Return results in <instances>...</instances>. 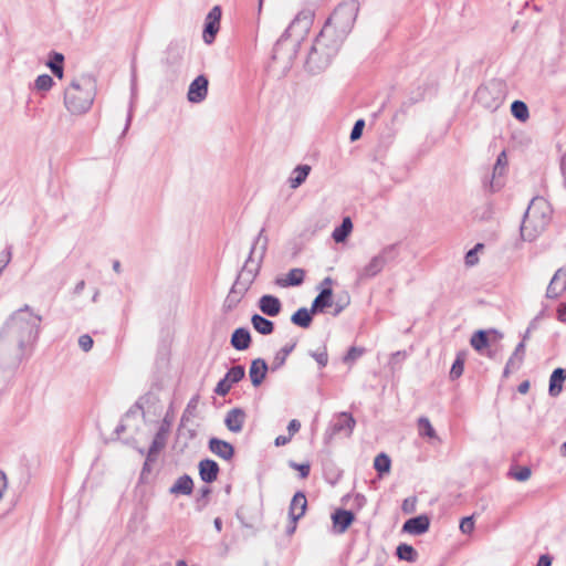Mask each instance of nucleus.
I'll list each match as a JSON object with an SVG mask.
<instances>
[{"label": "nucleus", "mask_w": 566, "mask_h": 566, "mask_svg": "<svg viewBox=\"0 0 566 566\" xmlns=\"http://www.w3.org/2000/svg\"><path fill=\"white\" fill-rule=\"evenodd\" d=\"M42 317L29 305L17 310L0 329V369H14L22 361L27 348L39 336Z\"/></svg>", "instance_id": "f257e3e1"}, {"label": "nucleus", "mask_w": 566, "mask_h": 566, "mask_svg": "<svg viewBox=\"0 0 566 566\" xmlns=\"http://www.w3.org/2000/svg\"><path fill=\"white\" fill-rule=\"evenodd\" d=\"M268 243L269 239L266 235H264V229H261L253 241L244 265L242 266L240 273L237 276V280L231 286V289L235 290L237 294L242 297L248 292L251 284L254 282L256 275L259 274L261 264L268 250Z\"/></svg>", "instance_id": "f03ea898"}, {"label": "nucleus", "mask_w": 566, "mask_h": 566, "mask_svg": "<svg viewBox=\"0 0 566 566\" xmlns=\"http://www.w3.org/2000/svg\"><path fill=\"white\" fill-rule=\"evenodd\" d=\"M96 96V81L88 75L73 80L64 91V106L72 115L87 113Z\"/></svg>", "instance_id": "7ed1b4c3"}, {"label": "nucleus", "mask_w": 566, "mask_h": 566, "mask_svg": "<svg viewBox=\"0 0 566 566\" xmlns=\"http://www.w3.org/2000/svg\"><path fill=\"white\" fill-rule=\"evenodd\" d=\"M328 29L321 30L311 46L305 61L308 73L318 74L326 70L342 45L339 40L328 38Z\"/></svg>", "instance_id": "20e7f679"}, {"label": "nucleus", "mask_w": 566, "mask_h": 566, "mask_svg": "<svg viewBox=\"0 0 566 566\" xmlns=\"http://www.w3.org/2000/svg\"><path fill=\"white\" fill-rule=\"evenodd\" d=\"M358 11L359 2L357 0L343 1L334 9L322 30L328 29L327 36L339 40V44H342L353 29Z\"/></svg>", "instance_id": "39448f33"}, {"label": "nucleus", "mask_w": 566, "mask_h": 566, "mask_svg": "<svg viewBox=\"0 0 566 566\" xmlns=\"http://www.w3.org/2000/svg\"><path fill=\"white\" fill-rule=\"evenodd\" d=\"M549 205L543 198H534L528 205L521 227V237L524 241H534L549 223Z\"/></svg>", "instance_id": "423d86ee"}, {"label": "nucleus", "mask_w": 566, "mask_h": 566, "mask_svg": "<svg viewBox=\"0 0 566 566\" xmlns=\"http://www.w3.org/2000/svg\"><path fill=\"white\" fill-rule=\"evenodd\" d=\"M475 99L488 109L495 111L504 101V91L501 82L491 81L481 85L475 92Z\"/></svg>", "instance_id": "0eeeda50"}, {"label": "nucleus", "mask_w": 566, "mask_h": 566, "mask_svg": "<svg viewBox=\"0 0 566 566\" xmlns=\"http://www.w3.org/2000/svg\"><path fill=\"white\" fill-rule=\"evenodd\" d=\"M355 426L356 420L350 413L345 411L337 413L334 420L331 422L329 427L325 431V443H329L333 440L334 436L342 432H344L346 437H350Z\"/></svg>", "instance_id": "6e6552de"}, {"label": "nucleus", "mask_w": 566, "mask_h": 566, "mask_svg": "<svg viewBox=\"0 0 566 566\" xmlns=\"http://www.w3.org/2000/svg\"><path fill=\"white\" fill-rule=\"evenodd\" d=\"M221 14V8L214 6L206 17L202 38L207 44H211L216 39L220 28Z\"/></svg>", "instance_id": "1a4fd4ad"}, {"label": "nucleus", "mask_w": 566, "mask_h": 566, "mask_svg": "<svg viewBox=\"0 0 566 566\" xmlns=\"http://www.w3.org/2000/svg\"><path fill=\"white\" fill-rule=\"evenodd\" d=\"M209 80L206 75H198L189 85L187 98L190 103H201L208 95Z\"/></svg>", "instance_id": "9d476101"}, {"label": "nucleus", "mask_w": 566, "mask_h": 566, "mask_svg": "<svg viewBox=\"0 0 566 566\" xmlns=\"http://www.w3.org/2000/svg\"><path fill=\"white\" fill-rule=\"evenodd\" d=\"M355 521V514L345 509H337L332 514L333 528L336 534L345 533Z\"/></svg>", "instance_id": "9b49d317"}, {"label": "nucleus", "mask_w": 566, "mask_h": 566, "mask_svg": "<svg viewBox=\"0 0 566 566\" xmlns=\"http://www.w3.org/2000/svg\"><path fill=\"white\" fill-rule=\"evenodd\" d=\"M208 448L222 460L230 461L234 457V447L226 440L212 437L208 441Z\"/></svg>", "instance_id": "f8f14e48"}, {"label": "nucleus", "mask_w": 566, "mask_h": 566, "mask_svg": "<svg viewBox=\"0 0 566 566\" xmlns=\"http://www.w3.org/2000/svg\"><path fill=\"white\" fill-rule=\"evenodd\" d=\"M247 419V412L242 408L230 409L224 418L227 429L233 433H239L243 429Z\"/></svg>", "instance_id": "ddd939ff"}, {"label": "nucleus", "mask_w": 566, "mask_h": 566, "mask_svg": "<svg viewBox=\"0 0 566 566\" xmlns=\"http://www.w3.org/2000/svg\"><path fill=\"white\" fill-rule=\"evenodd\" d=\"M258 307L264 315L275 317L282 311V302L277 296L264 294L259 298Z\"/></svg>", "instance_id": "4468645a"}, {"label": "nucleus", "mask_w": 566, "mask_h": 566, "mask_svg": "<svg viewBox=\"0 0 566 566\" xmlns=\"http://www.w3.org/2000/svg\"><path fill=\"white\" fill-rule=\"evenodd\" d=\"M307 509V500L303 491H297L290 503L289 516L292 523H296Z\"/></svg>", "instance_id": "2eb2a0df"}, {"label": "nucleus", "mask_w": 566, "mask_h": 566, "mask_svg": "<svg viewBox=\"0 0 566 566\" xmlns=\"http://www.w3.org/2000/svg\"><path fill=\"white\" fill-rule=\"evenodd\" d=\"M564 291H566V269L562 268L553 275L546 290V297L557 298Z\"/></svg>", "instance_id": "dca6fc26"}, {"label": "nucleus", "mask_w": 566, "mask_h": 566, "mask_svg": "<svg viewBox=\"0 0 566 566\" xmlns=\"http://www.w3.org/2000/svg\"><path fill=\"white\" fill-rule=\"evenodd\" d=\"M430 527V520L427 515H418L407 520L402 525V532L411 535H421Z\"/></svg>", "instance_id": "f3484780"}, {"label": "nucleus", "mask_w": 566, "mask_h": 566, "mask_svg": "<svg viewBox=\"0 0 566 566\" xmlns=\"http://www.w3.org/2000/svg\"><path fill=\"white\" fill-rule=\"evenodd\" d=\"M200 479L210 484L218 479V474L220 472L219 464L211 459H203L198 464Z\"/></svg>", "instance_id": "a211bd4d"}, {"label": "nucleus", "mask_w": 566, "mask_h": 566, "mask_svg": "<svg viewBox=\"0 0 566 566\" xmlns=\"http://www.w3.org/2000/svg\"><path fill=\"white\" fill-rule=\"evenodd\" d=\"M268 363L263 358H255L251 361L249 377L254 387H259L266 377Z\"/></svg>", "instance_id": "6ab92c4d"}, {"label": "nucleus", "mask_w": 566, "mask_h": 566, "mask_svg": "<svg viewBox=\"0 0 566 566\" xmlns=\"http://www.w3.org/2000/svg\"><path fill=\"white\" fill-rule=\"evenodd\" d=\"M252 338L247 327H238L233 331L230 344L237 350H245L251 346Z\"/></svg>", "instance_id": "aec40b11"}, {"label": "nucleus", "mask_w": 566, "mask_h": 566, "mask_svg": "<svg viewBox=\"0 0 566 566\" xmlns=\"http://www.w3.org/2000/svg\"><path fill=\"white\" fill-rule=\"evenodd\" d=\"M384 269L382 261L375 255L365 266L357 271V277L359 281L369 280L378 275Z\"/></svg>", "instance_id": "412c9836"}, {"label": "nucleus", "mask_w": 566, "mask_h": 566, "mask_svg": "<svg viewBox=\"0 0 566 566\" xmlns=\"http://www.w3.org/2000/svg\"><path fill=\"white\" fill-rule=\"evenodd\" d=\"M333 305V290L332 287H323L318 295L312 302V313H323L325 308Z\"/></svg>", "instance_id": "4be33fe9"}, {"label": "nucleus", "mask_w": 566, "mask_h": 566, "mask_svg": "<svg viewBox=\"0 0 566 566\" xmlns=\"http://www.w3.org/2000/svg\"><path fill=\"white\" fill-rule=\"evenodd\" d=\"M565 380L566 369L562 367L555 368L549 377L548 394L551 397H557L562 392Z\"/></svg>", "instance_id": "5701e85b"}, {"label": "nucleus", "mask_w": 566, "mask_h": 566, "mask_svg": "<svg viewBox=\"0 0 566 566\" xmlns=\"http://www.w3.org/2000/svg\"><path fill=\"white\" fill-rule=\"evenodd\" d=\"M524 354L525 344L524 342H520L505 365L503 373L505 377L509 376L512 371L517 370L520 368L524 359Z\"/></svg>", "instance_id": "b1692460"}, {"label": "nucleus", "mask_w": 566, "mask_h": 566, "mask_svg": "<svg viewBox=\"0 0 566 566\" xmlns=\"http://www.w3.org/2000/svg\"><path fill=\"white\" fill-rule=\"evenodd\" d=\"M311 23V14L301 12L298 13L295 19L290 23L287 29L284 31V33L281 35V38L276 42V46L280 45L283 41H285L287 38L291 36V32L298 25L302 27V31H306Z\"/></svg>", "instance_id": "393cba45"}, {"label": "nucleus", "mask_w": 566, "mask_h": 566, "mask_svg": "<svg viewBox=\"0 0 566 566\" xmlns=\"http://www.w3.org/2000/svg\"><path fill=\"white\" fill-rule=\"evenodd\" d=\"M193 491L192 478L188 474L179 476L176 482L170 486L169 493L174 495H190Z\"/></svg>", "instance_id": "a878e982"}, {"label": "nucleus", "mask_w": 566, "mask_h": 566, "mask_svg": "<svg viewBox=\"0 0 566 566\" xmlns=\"http://www.w3.org/2000/svg\"><path fill=\"white\" fill-rule=\"evenodd\" d=\"M168 430L161 426L148 449V460H156L157 454L165 448Z\"/></svg>", "instance_id": "bb28decb"}, {"label": "nucleus", "mask_w": 566, "mask_h": 566, "mask_svg": "<svg viewBox=\"0 0 566 566\" xmlns=\"http://www.w3.org/2000/svg\"><path fill=\"white\" fill-rule=\"evenodd\" d=\"M311 166L310 165H298L296 166L291 177L289 178V185L292 189L298 188L301 185H303L308 177L311 172Z\"/></svg>", "instance_id": "cd10ccee"}, {"label": "nucleus", "mask_w": 566, "mask_h": 566, "mask_svg": "<svg viewBox=\"0 0 566 566\" xmlns=\"http://www.w3.org/2000/svg\"><path fill=\"white\" fill-rule=\"evenodd\" d=\"M316 313H312V307L308 310L306 307H301L295 311L291 316V322L302 328H308L313 322V315Z\"/></svg>", "instance_id": "c85d7f7f"}, {"label": "nucleus", "mask_w": 566, "mask_h": 566, "mask_svg": "<svg viewBox=\"0 0 566 566\" xmlns=\"http://www.w3.org/2000/svg\"><path fill=\"white\" fill-rule=\"evenodd\" d=\"M46 66L57 78H62L64 74V55L60 52L52 51L49 55Z\"/></svg>", "instance_id": "c756f323"}, {"label": "nucleus", "mask_w": 566, "mask_h": 566, "mask_svg": "<svg viewBox=\"0 0 566 566\" xmlns=\"http://www.w3.org/2000/svg\"><path fill=\"white\" fill-rule=\"evenodd\" d=\"M251 324L261 335H270L274 332V323L260 314L251 316Z\"/></svg>", "instance_id": "7c9ffc66"}, {"label": "nucleus", "mask_w": 566, "mask_h": 566, "mask_svg": "<svg viewBox=\"0 0 566 566\" xmlns=\"http://www.w3.org/2000/svg\"><path fill=\"white\" fill-rule=\"evenodd\" d=\"M353 230V222L349 217H345L342 223L336 227L332 233V238L336 243L344 242Z\"/></svg>", "instance_id": "2f4dec72"}, {"label": "nucleus", "mask_w": 566, "mask_h": 566, "mask_svg": "<svg viewBox=\"0 0 566 566\" xmlns=\"http://www.w3.org/2000/svg\"><path fill=\"white\" fill-rule=\"evenodd\" d=\"M400 254V249L398 243H392L384 247L378 254V259L382 261V264L386 266L392 262H395Z\"/></svg>", "instance_id": "473e14b6"}, {"label": "nucleus", "mask_w": 566, "mask_h": 566, "mask_svg": "<svg viewBox=\"0 0 566 566\" xmlns=\"http://www.w3.org/2000/svg\"><path fill=\"white\" fill-rule=\"evenodd\" d=\"M296 346V340H293L290 344L284 345L274 356V360L272 363L271 369L273 371L280 369L286 361L287 356L294 350Z\"/></svg>", "instance_id": "72a5a7b5"}, {"label": "nucleus", "mask_w": 566, "mask_h": 566, "mask_svg": "<svg viewBox=\"0 0 566 566\" xmlns=\"http://www.w3.org/2000/svg\"><path fill=\"white\" fill-rule=\"evenodd\" d=\"M470 344L476 352L482 353L490 344L488 332L484 329L476 331L472 335Z\"/></svg>", "instance_id": "f704fd0d"}, {"label": "nucleus", "mask_w": 566, "mask_h": 566, "mask_svg": "<svg viewBox=\"0 0 566 566\" xmlns=\"http://www.w3.org/2000/svg\"><path fill=\"white\" fill-rule=\"evenodd\" d=\"M305 271L303 269H292L289 271L286 279L283 283L279 282L282 286H298L304 282Z\"/></svg>", "instance_id": "c9c22d12"}, {"label": "nucleus", "mask_w": 566, "mask_h": 566, "mask_svg": "<svg viewBox=\"0 0 566 566\" xmlns=\"http://www.w3.org/2000/svg\"><path fill=\"white\" fill-rule=\"evenodd\" d=\"M396 555L400 560L415 562L418 557L417 551L409 544L401 543L396 548Z\"/></svg>", "instance_id": "e433bc0d"}, {"label": "nucleus", "mask_w": 566, "mask_h": 566, "mask_svg": "<svg viewBox=\"0 0 566 566\" xmlns=\"http://www.w3.org/2000/svg\"><path fill=\"white\" fill-rule=\"evenodd\" d=\"M374 468L377 471L379 476L389 473L391 468V460L388 454L381 452L376 455L374 460Z\"/></svg>", "instance_id": "4c0bfd02"}, {"label": "nucleus", "mask_w": 566, "mask_h": 566, "mask_svg": "<svg viewBox=\"0 0 566 566\" xmlns=\"http://www.w3.org/2000/svg\"><path fill=\"white\" fill-rule=\"evenodd\" d=\"M511 113L520 122H525L530 117L526 103L520 99H516L511 104Z\"/></svg>", "instance_id": "58836bf2"}, {"label": "nucleus", "mask_w": 566, "mask_h": 566, "mask_svg": "<svg viewBox=\"0 0 566 566\" xmlns=\"http://www.w3.org/2000/svg\"><path fill=\"white\" fill-rule=\"evenodd\" d=\"M199 399L200 396L198 394L190 398L181 416V424H184L186 421H189L191 418L196 417Z\"/></svg>", "instance_id": "ea45409f"}, {"label": "nucleus", "mask_w": 566, "mask_h": 566, "mask_svg": "<svg viewBox=\"0 0 566 566\" xmlns=\"http://www.w3.org/2000/svg\"><path fill=\"white\" fill-rule=\"evenodd\" d=\"M463 370H464V355L462 353H458V355L451 366V369H450V374H449L450 379L451 380L458 379L459 377L462 376Z\"/></svg>", "instance_id": "a19ab883"}, {"label": "nucleus", "mask_w": 566, "mask_h": 566, "mask_svg": "<svg viewBox=\"0 0 566 566\" xmlns=\"http://www.w3.org/2000/svg\"><path fill=\"white\" fill-rule=\"evenodd\" d=\"M242 298H243L242 296L237 294L235 290L230 289V291L223 302V305H222L223 311L226 313L233 311L238 306V304L241 302Z\"/></svg>", "instance_id": "79ce46f5"}, {"label": "nucleus", "mask_w": 566, "mask_h": 566, "mask_svg": "<svg viewBox=\"0 0 566 566\" xmlns=\"http://www.w3.org/2000/svg\"><path fill=\"white\" fill-rule=\"evenodd\" d=\"M245 376V368L242 365H237L231 367L226 374L227 380H229L232 385L241 381Z\"/></svg>", "instance_id": "37998d69"}, {"label": "nucleus", "mask_w": 566, "mask_h": 566, "mask_svg": "<svg viewBox=\"0 0 566 566\" xmlns=\"http://www.w3.org/2000/svg\"><path fill=\"white\" fill-rule=\"evenodd\" d=\"M418 427H419V432H420L421 436H424V437H428V438H431V439L437 437L436 430L431 426V423H430L428 418L420 417L418 419Z\"/></svg>", "instance_id": "c03bdc74"}, {"label": "nucleus", "mask_w": 566, "mask_h": 566, "mask_svg": "<svg viewBox=\"0 0 566 566\" xmlns=\"http://www.w3.org/2000/svg\"><path fill=\"white\" fill-rule=\"evenodd\" d=\"M54 82L49 74L39 75L34 81V88L42 92H48Z\"/></svg>", "instance_id": "a18cd8bd"}, {"label": "nucleus", "mask_w": 566, "mask_h": 566, "mask_svg": "<svg viewBox=\"0 0 566 566\" xmlns=\"http://www.w3.org/2000/svg\"><path fill=\"white\" fill-rule=\"evenodd\" d=\"M364 353H365V348L352 346L347 350L346 355L343 357V361L345 364L354 363L356 359L361 357L364 355Z\"/></svg>", "instance_id": "49530a36"}, {"label": "nucleus", "mask_w": 566, "mask_h": 566, "mask_svg": "<svg viewBox=\"0 0 566 566\" xmlns=\"http://www.w3.org/2000/svg\"><path fill=\"white\" fill-rule=\"evenodd\" d=\"M506 165H507V158H506V154L505 151H502L497 158H496V163L493 167V177L495 176H502L504 174V170L506 168Z\"/></svg>", "instance_id": "de8ad7c7"}, {"label": "nucleus", "mask_w": 566, "mask_h": 566, "mask_svg": "<svg viewBox=\"0 0 566 566\" xmlns=\"http://www.w3.org/2000/svg\"><path fill=\"white\" fill-rule=\"evenodd\" d=\"M211 493V490L209 486H202L200 490H199V495L196 500V506H197V510L198 511H201L206 507V505L208 504V496L210 495Z\"/></svg>", "instance_id": "09e8293b"}, {"label": "nucleus", "mask_w": 566, "mask_h": 566, "mask_svg": "<svg viewBox=\"0 0 566 566\" xmlns=\"http://www.w3.org/2000/svg\"><path fill=\"white\" fill-rule=\"evenodd\" d=\"M310 355H311V357H313L316 360L319 368L326 367V365L328 363V354H327V349L325 346L321 350L311 352Z\"/></svg>", "instance_id": "8fccbe9b"}, {"label": "nucleus", "mask_w": 566, "mask_h": 566, "mask_svg": "<svg viewBox=\"0 0 566 566\" xmlns=\"http://www.w3.org/2000/svg\"><path fill=\"white\" fill-rule=\"evenodd\" d=\"M364 127H365L364 119L360 118L355 122V124L352 128L350 135H349L350 142H356L361 137Z\"/></svg>", "instance_id": "3c124183"}, {"label": "nucleus", "mask_w": 566, "mask_h": 566, "mask_svg": "<svg viewBox=\"0 0 566 566\" xmlns=\"http://www.w3.org/2000/svg\"><path fill=\"white\" fill-rule=\"evenodd\" d=\"M232 387V384L227 380L226 377H223L222 379H220L214 388V392L218 395V396H226L229 394L230 389Z\"/></svg>", "instance_id": "603ef678"}, {"label": "nucleus", "mask_w": 566, "mask_h": 566, "mask_svg": "<svg viewBox=\"0 0 566 566\" xmlns=\"http://www.w3.org/2000/svg\"><path fill=\"white\" fill-rule=\"evenodd\" d=\"M12 247L7 245L6 249L0 253V274L6 266L11 262L12 259Z\"/></svg>", "instance_id": "864d4df0"}, {"label": "nucleus", "mask_w": 566, "mask_h": 566, "mask_svg": "<svg viewBox=\"0 0 566 566\" xmlns=\"http://www.w3.org/2000/svg\"><path fill=\"white\" fill-rule=\"evenodd\" d=\"M290 467L294 470H297L300 472V476L302 479H306L310 475V472H311L310 463H296L294 461H291Z\"/></svg>", "instance_id": "5fc2aeb1"}, {"label": "nucleus", "mask_w": 566, "mask_h": 566, "mask_svg": "<svg viewBox=\"0 0 566 566\" xmlns=\"http://www.w3.org/2000/svg\"><path fill=\"white\" fill-rule=\"evenodd\" d=\"M460 530L463 534H470L474 530L473 516H465L460 522Z\"/></svg>", "instance_id": "6e6d98bb"}, {"label": "nucleus", "mask_w": 566, "mask_h": 566, "mask_svg": "<svg viewBox=\"0 0 566 566\" xmlns=\"http://www.w3.org/2000/svg\"><path fill=\"white\" fill-rule=\"evenodd\" d=\"M93 338L88 334H83L78 337V346L83 349V352L87 353L93 347Z\"/></svg>", "instance_id": "4d7b16f0"}, {"label": "nucleus", "mask_w": 566, "mask_h": 566, "mask_svg": "<svg viewBox=\"0 0 566 566\" xmlns=\"http://www.w3.org/2000/svg\"><path fill=\"white\" fill-rule=\"evenodd\" d=\"M483 245L481 243L476 244L475 248L471 249L470 251L467 252L465 254V264L471 266V265H474L476 262H478V256H476V250L482 248Z\"/></svg>", "instance_id": "13d9d810"}, {"label": "nucleus", "mask_w": 566, "mask_h": 566, "mask_svg": "<svg viewBox=\"0 0 566 566\" xmlns=\"http://www.w3.org/2000/svg\"><path fill=\"white\" fill-rule=\"evenodd\" d=\"M531 469L528 467H522L518 471L514 472L512 475L517 481H526L531 476Z\"/></svg>", "instance_id": "bf43d9fd"}, {"label": "nucleus", "mask_w": 566, "mask_h": 566, "mask_svg": "<svg viewBox=\"0 0 566 566\" xmlns=\"http://www.w3.org/2000/svg\"><path fill=\"white\" fill-rule=\"evenodd\" d=\"M406 357H407L406 350H398V352L391 354L390 365L394 367L395 365L402 363L406 359Z\"/></svg>", "instance_id": "052dcab7"}, {"label": "nucleus", "mask_w": 566, "mask_h": 566, "mask_svg": "<svg viewBox=\"0 0 566 566\" xmlns=\"http://www.w3.org/2000/svg\"><path fill=\"white\" fill-rule=\"evenodd\" d=\"M301 429V422L297 419H293L289 422L287 431L289 436H294Z\"/></svg>", "instance_id": "680f3d73"}, {"label": "nucleus", "mask_w": 566, "mask_h": 566, "mask_svg": "<svg viewBox=\"0 0 566 566\" xmlns=\"http://www.w3.org/2000/svg\"><path fill=\"white\" fill-rule=\"evenodd\" d=\"M348 305V301H343V300H338L335 304V307H334V311H333V316H338L344 310L345 307Z\"/></svg>", "instance_id": "e2e57ef3"}, {"label": "nucleus", "mask_w": 566, "mask_h": 566, "mask_svg": "<svg viewBox=\"0 0 566 566\" xmlns=\"http://www.w3.org/2000/svg\"><path fill=\"white\" fill-rule=\"evenodd\" d=\"M557 319L566 323V303H560L557 307Z\"/></svg>", "instance_id": "0e129e2a"}, {"label": "nucleus", "mask_w": 566, "mask_h": 566, "mask_svg": "<svg viewBox=\"0 0 566 566\" xmlns=\"http://www.w3.org/2000/svg\"><path fill=\"white\" fill-rule=\"evenodd\" d=\"M553 558L545 554L541 555L537 562V566H552Z\"/></svg>", "instance_id": "69168bd1"}, {"label": "nucleus", "mask_w": 566, "mask_h": 566, "mask_svg": "<svg viewBox=\"0 0 566 566\" xmlns=\"http://www.w3.org/2000/svg\"><path fill=\"white\" fill-rule=\"evenodd\" d=\"M291 436H279L275 438L274 443L276 447L285 446L291 441Z\"/></svg>", "instance_id": "338daca9"}, {"label": "nucleus", "mask_w": 566, "mask_h": 566, "mask_svg": "<svg viewBox=\"0 0 566 566\" xmlns=\"http://www.w3.org/2000/svg\"><path fill=\"white\" fill-rule=\"evenodd\" d=\"M560 171L564 177V186L566 188V154L562 157L560 160Z\"/></svg>", "instance_id": "774afa93"}]
</instances>
